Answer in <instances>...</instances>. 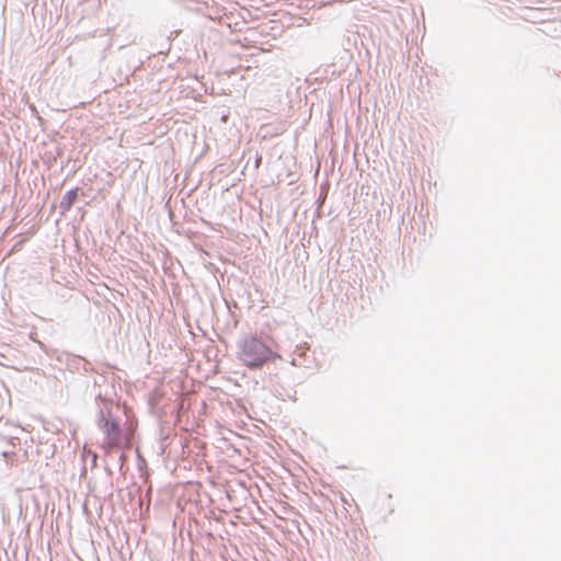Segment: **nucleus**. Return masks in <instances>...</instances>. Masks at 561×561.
Returning a JSON list of instances; mask_svg holds the SVG:
<instances>
[{
	"mask_svg": "<svg viewBox=\"0 0 561 561\" xmlns=\"http://www.w3.org/2000/svg\"><path fill=\"white\" fill-rule=\"evenodd\" d=\"M239 358L251 369L261 368L267 362L279 359L280 356L273 352L261 340L251 336L240 344Z\"/></svg>",
	"mask_w": 561,
	"mask_h": 561,
	"instance_id": "1",
	"label": "nucleus"
},
{
	"mask_svg": "<svg viewBox=\"0 0 561 561\" xmlns=\"http://www.w3.org/2000/svg\"><path fill=\"white\" fill-rule=\"evenodd\" d=\"M102 432L104 434V442L102 448L104 449L105 454H110L114 449L129 448L130 438L128 435H124L122 433L117 420H104V423L102 425Z\"/></svg>",
	"mask_w": 561,
	"mask_h": 561,
	"instance_id": "2",
	"label": "nucleus"
},
{
	"mask_svg": "<svg viewBox=\"0 0 561 561\" xmlns=\"http://www.w3.org/2000/svg\"><path fill=\"white\" fill-rule=\"evenodd\" d=\"M78 198V188L70 190L65 194L61 199L60 207L65 210H69Z\"/></svg>",
	"mask_w": 561,
	"mask_h": 561,
	"instance_id": "3",
	"label": "nucleus"
}]
</instances>
